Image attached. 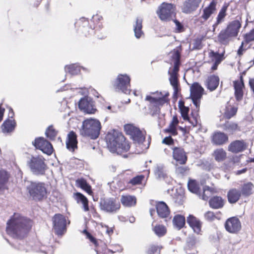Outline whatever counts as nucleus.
Segmentation results:
<instances>
[{"label":"nucleus","instance_id":"f257e3e1","mask_svg":"<svg viewBox=\"0 0 254 254\" xmlns=\"http://www.w3.org/2000/svg\"><path fill=\"white\" fill-rule=\"evenodd\" d=\"M33 224V222L30 219L14 213L6 223V231L8 235L22 239L28 235Z\"/></svg>","mask_w":254,"mask_h":254},{"label":"nucleus","instance_id":"f03ea898","mask_svg":"<svg viewBox=\"0 0 254 254\" xmlns=\"http://www.w3.org/2000/svg\"><path fill=\"white\" fill-rule=\"evenodd\" d=\"M106 139L107 147L111 152L123 155L125 158L127 157L124 153L129 150L130 143L121 132L113 129L108 133Z\"/></svg>","mask_w":254,"mask_h":254},{"label":"nucleus","instance_id":"7ed1b4c3","mask_svg":"<svg viewBox=\"0 0 254 254\" xmlns=\"http://www.w3.org/2000/svg\"><path fill=\"white\" fill-rule=\"evenodd\" d=\"M241 18L229 22L226 26L219 33L217 39L222 45L227 46L237 37L242 27Z\"/></svg>","mask_w":254,"mask_h":254},{"label":"nucleus","instance_id":"20e7f679","mask_svg":"<svg viewBox=\"0 0 254 254\" xmlns=\"http://www.w3.org/2000/svg\"><path fill=\"white\" fill-rule=\"evenodd\" d=\"M152 94H156L157 97L147 95L145 97V100L148 101V110L149 114L154 117L159 115L161 112V107H162L165 104L169 103L170 100L168 98L169 93L163 94L162 92H156L152 93Z\"/></svg>","mask_w":254,"mask_h":254},{"label":"nucleus","instance_id":"39448f33","mask_svg":"<svg viewBox=\"0 0 254 254\" xmlns=\"http://www.w3.org/2000/svg\"><path fill=\"white\" fill-rule=\"evenodd\" d=\"M101 128V126L99 121L88 119L83 122L81 134L95 139L99 136Z\"/></svg>","mask_w":254,"mask_h":254},{"label":"nucleus","instance_id":"423d86ee","mask_svg":"<svg viewBox=\"0 0 254 254\" xmlns=\"http://www.w3.org/2000/svg\"><path fill=\"white\" fill-rule=\"evenodd\" d=\"M156 13L162 21L168 22L176 17V7L174 4L163 2L158 6Z\"/></svg>","mask_w":254,"mask_h":254},{"label":"nucleus","instance_id":"0eeeda50","mask_svg":"<svg viewBox=\"0 0 254 254\" xmlns=\"http://www.w3.org/2000/svg\"><path fill=\"white\" fill-rule=\"evenodd\" d=\"M178 107L183 119L185 121H189L193 127H196L200 121L199 115V108L192 109L190 114V117L189 116L190 108L185 106V102L180 100L178 103Z\"/></svg>","mask_w":254,"mask_h":254},{"label":"nucleus","instance_id":"6e6552de","mask_svg":"<svg viewBox=\"0 0 254 254\" xmlns=\"http://www.w3.org/2000/svg\"><path fill=\"white\" fill-rule=\"evenodd\" d=\"M27 190L34 200L41 201L46 197L47 189L44 183L32 182L28 186Z\"/></svg>","mask_w":254,"mask_h":254},{"label":"nucleus","instance_id":"1a4fd4ad","mask_svg":"<svg viewBox=\"0 0 254 254\" xmlns=\"http://www.w3.org/2000/svg\"><path fill=\"white\" fill-rule=\"evenodd\" d=\"M45 158L42 156H32L28 162L31 172L36 175H44L47 169Z\"/></svg>","mask_w":254,"mask_h":254},{"label":"nucleus","instance_id":"9d476101","mask_svg":"<svg viewBox=\"0 0 254 254\" xmlns=\"http://www.w3.org/2000/svg\"><path fill=\"white\" fill-rule=\"evenodd\" d=\"M99 206L101 210L109 213L117 212L121 207L119 200L114 197L101 198Z\"/></svg>","mask_w":254,"mask_h":254},{"label":"nucleus","instance_id":"9b49d317","mask_svg":"<svg viewBox=\"0 0 254 254\" xmlns=\"http://www.w3.org/2000/svg\"><path fill=\"white\" fill-rule=\"evenodd\" d=\"M130 78L127 74H120L118 75L114 85L117 91H121L126 94L130 93Z\"/></svg>","mask_w":254,"mask_h":254},{"label":"nucleus","instance_id":"f8f14e48","mask_svg":"<svg viewBox=\"0 0 254 254\" xmlns=\"http://www.w3.org/2000/svg\"><path fill=\"white\" fill-rule=\"evenodd\" d=\"M32 144L36 149L41 150L47 155H51L54 150L52 144L43 137H37L32 142Z\"/></svg>","mask_w":254,"mask_h":254},{"label":"nucleus","instance_id":"ddd939ff","mask_svg":"<svg viewBox=\"0 0 254 254\" xmlns=\"http://www.w3.org/2000/svg\"><path fill=\"white\" fill-rule=\"evenodd\" d=\"M204 89L198 83H194L191 87L190 98L193 104L197 108H200V100L202 97Z\"/></svg>","mask_w":254,"mask_h":254},{"label":"nucleus","instance_id":"4468645a","mask_svg":"<svg viewBox=\"0 0 254 254\" xmlns=\"http://www.w3.org/2000/svg\"><path fill=\"white\" fill-rule=\"evenodd\" d=\"M124 130L126 134L130 135L134 141L141 142L145 139V136L140 129L132 124L125 125Z\"/></svg>","mask_w":254,"mask_h":254},{"label":"nucleus","instance_id":"2eb2a0df","mask_svg":"<svg viewBox=\"0 0 254 254\" xmlns=\"http://www.w3.org/2000/svg\"><path fill=\"white\" fill-rule=\"evenodd\" d=\"M53 227L58 235L63 234L66 230V221L64 216L58 213L53 217Z\"/></svg>","mask_w":254,"mask_h":254},{"label":"nucleus","instance_id":"dca6fc26","mask_svg":"<svg viewBox=\"0 0 254 254\" xmlns=\"http://www.w3.org/2000/svg\"><path fill=\"white\" fill-rule=\"evenodd\" d=\"M78 107L81 111L87 114H93L97 111L94 101L88 97L82 98L79 100Z\"/></svg>","mask_w":254,"mask_h":254},{"label":"nucleus","instance_id":"f3484780","mask_svg":"<svg viewBox=\"0 0 254 254\" xmlns=\"http://www.w3.org/2000/svg\"><path fill=\"white\" fill-rule=\"evenodd\" d=\"M224 226L226 230L232 234H237L242 228L241 221L237 217H232L227 219Z\"/></svg>","mask_w":254,"mask_h":254},{"label":"nucleus","instance_id":"a211bd4d","mask_svg":"<svg viewBox=\"0 0 254 254\" xmlns=\"http://www.w3.org/2000/svg\"><path fill=\"white\" fill-rule=\"evenodd\" d=\"M248 147V143L244 140H235L228 146V150L233 153H239L245 151Z\"/></svg>","mask_w":254,"mask_h":254},{"label":"nucleus","instance_id":"6ab92c4d","mask_svg":"<svg viewBox=\"0 0 254 254\" xmlns=\"http://www.w3.org/2000/svg\"><path fill=\"white\" fill-rule=\"evenodd\" d=\"M173 158L181 165L185 164L188 156L184 149L181 147H175L173 149Z\"/></svg>","mask_w":254,"mask_h":254},{"label":"nucleus","instance_id":"aec40b11","mask_svg":"<svg viewBox=\"0 0 254 254\" xmlns=\"http://www.w3.org/2000/svg\"><path fill=\"white\" fill-rule=\"evenodd\" d=\"M171 69V68H170ZM180 68H173L171 70H169L168 73L170 74L169 81L174 90V94H177L179 90V83L178 80L179 71Z\"/></svg>","mask_w":254,"mask_h":254},{"label":"nucleus","instance_id":"412c9836","mask_svg":"<svg viewBox=\"0 0 254 254\" xmlns=\"http://www.w3.org/2000/svg\"><path fill=\"white\" fill-rule=\"evenodd\" d=\"M228 140L227 134L221 131L215 132L211 138L212 143L216 145H223L226 144Z\"/></svg>","mask_w":254,"mask_h":254},{"label":"nucleus","instance_id":"4be33fe9","mask_svg":"<svg viewBox=\"0 0 254 254\" xmlns=\"http://www.w3.org/2000/svg\"><path fill=\"white\" fill-rule=\"evenodd\" d=\"M157 213L159 217L165 218L168 217L170 214L169 207L163 201L157 202L156 204Z\"/></svg>","mask_w":254,"mask_h":254},{"label":"nucleus","instance_id":"5701e85b","mask_svg":"<svg viewBox=\"0 0 254 254\" xmlns=\"http://www.w3.org/2000/svg\"><path fill=\"white\" fill-rule=\"evenodd\" d=\"M182 50V46L180 45L171 52V53L172 54L171 60L174 62L173 68H180L181 65V56Z\"/></svg>","mask_w":254,"mask_h":254},{"label":"nucleus","instance_id":"b1692460","mask_svg":"<svg viewBox=\"0 0 254 254\" xmlns=\"http://www.w3.org/2000/svg\"><path fill=\"white\" fill-rule=\"evenodd\" d=\"M216 0H212L209 5L203 9L200 18L203 19L204 21H206L216 11Z\"/></svg>","mask_w":254,"mask_h":254},{"label":"nucleus","instance_id":"393cba45","mask_svg":"<svg viewBox=\"0 0 254 254\" xmlns=\"http://www.w3.org/2000/svg\"><path fill=\"white\" fill-rule=\"evenodd\" d=\"M179 124V121L177 116H174L169 125L168 127L164 129V132L166 133H169L173 136H176L178 134L177 127Z\"/></svg>","mask_w":254,"mask_h":254},{"label":"nucleus","instance_id":"a878e982","mask_svg":"<svg viewBox=\"0 0 254 254\" xmlns=\"http://www.w3.org/2000/svg\"><path fill=\"white\" fill-rule=\"evenodd\" d=\"M241 196L239 189L235 188L229 189L227 194L228 201L231 204H234L237 202L240 199Z\"/></svg>","mask_w":254,"mask_h":254},{"label":"nucleus","instance_id":"bb28decb","mask_svg":"<svg viewBox=\"0 0 254 254\" xmlns=\"http://www.w3.org/2000/svg\"><path fill=\"white\" fill-rule=\"evenodd\" d=\"M187 221L189 226L192 228L195 233H200L201 230L202 224L198 219L194 216L190 215L188 217Z\"/></svg>","mask_w":254,"mask_h":254},{"label":"nucleus","instance_id":"cd10ccee","mask_svg":"<svg viewBox=\"0 0 254 254\" xmlns=\"http://www.w3.org/2000/svg\"><path fill=\"white\" fill-rule=\"evenodd\" d=\"M219 84V78L218 76L211 75L208 76L205 81V85L210 91L215 90Z\"/></svg>","mask_w":254,"mask_h":254},{"label":"nucleus","instance_id":"c85d7f7f","mask_svg":"<svg viewBox=\"0 0 254 254\" xmlns=\"http://www.w3.org/2000/svg\"><path fill=\"white\" fill-rule=\"evenodd\" d=\"M254 185L251 182L244 183L241 185L239 190L242 196L247 197L254 193Z\"/></svg>","mask_w":254,"mask_h":254},{"label":"nucleus","instance_id":"c756f323","mask_svg":"<svg viewBox=\"0 0 254 254\" xmlns=\"http://www.w3.org/2000/svg\"><path fill=\"white\" fill-rule=\"evenodd\" d=\"M77 135L75 132L71 131L68 134L67 139L66 141L67 148L71 151H74L77 148Z\"/></svg>","mask_w":254,"mask_h":254},{"label":"nucleus","instance_id":"7c9ffc66","mask_svg":"<svg viewBox=\"0 0 254 254\" xmlns=\"http://www.w3.org/2000/svg\"><path fill=\"white\" fill-rule=\"evenodd\" d=\"M199 6L191 0H186L181 7L182 11L186 14H189L195 11Z\"/></svg>","mask_w":254,"mask_h":254},{"label":"nucleus","instance_id":"2f4dec72","mask_svg":"<svg viewBox=\"0 0 254 254\" xmlns=\"http://www.w3.org/2000/svg\"><path fill=\"white\" fill-rule=\"evenodd\" d=\"M210 207L217 209L222 208L225 204L224 199L220 196H214L211 197L208 201Z\"/></svg>","mask_w":254,"mask_h":254},{"label":"nucleus","instance_id":"473e14b6","mask_svg":"<svg viewBox=\"0 0 254 254\" xmlns=\"http://www.w3.org/2000/svg\"><path fill=\"white\" fill-rule=\"evenodd\" d=\"M10 174L4 169L0 170V190H8L7 184L8 182Z\"/></svg>","mask_w":254,"mask_h":254},{"label":"nucleus","instance_id":"72a5a7b5","mask_svg":"<svg viewBox=\"0 0 254 254\" xmlns=\"http://www.w3.org/2000/svg\"><path fill=\"white\" fill-rule=\"evenodd\" d=\"M229 5V3L227 2H225L222 5L217 16L216 21L213 25V27L215 28V27H217L219 24L224 21V19L227 14V11Z\"/></svg>","mask_w":254,"mask_h":254},{"label":"nucleus","instance_id":"f704fd0d","mask_svg":"<svg viewBox=\"0 0 254 254\" xmlns=\"http://www.w3.org/2000/svg\"><path fill=\"white\" fill-rule=\"evenodd\" d=\"M16 125L14 119H7L4 121L1 126V130L4 133H8L12 131Z\"/></svg>","mask_w":254,"mask_h":254},{"label":"nucleus","instance_id":"c9c22d12","mask_svg":"<svg viewBox=\"0 0 254 254\" xmlns=\"http://www.w3.org/2000/svg\"><path fill=\"white\" fill-rule=\"evenodd\" d=\"M223 129L229 133L233 134L236 131H240V127L238 124L231 121H226L223 125Z\"/></svg>","mask_w":254,"mask_h":254},{"label":"nucleus","instance_id":"e433bc0d","mask_svg":"<svg viewBox=\"0 0 254 254\" xmlns=\"http://www.w3.org/2000/svg\"><path fill=\"white\" fill-rule=\"evenodd\" d=\"M74 199L76 202L81 203L83 205V208L84 211L87 212L89 210V207L88 205V200L87 197L80 192H76L74 193Z\"/></svg>","mask_w":254,"mask_h":254},{"label":"nucleus","instance_id":"4c0bfd02","mask_svg":"<svg viewBox=\"0 0 254 254\" xmlns=\"http://www.w3.org/2000/svg\"><path fill=\"white\" fill-rule=\"evenodd\" d=\"M103 20V17L96 14L94 15L89 23L90 27L92 30L99 29L102 27V21Z\"/></svg>","mask_w":254,"mask_h":254},{"label":"nucleus","instance_id":"58836bf2","mask_svg":"<svg viewBox=\"0 0 254 254\" xmlns=\"http://www.w3.org/2000/svg\"><path fill=\"white\" fill-rule=\"evenodd\" d=\"M235 89V97L237 101H241L244 95L243 89L245 88L244 83L237 82L233 84Z\"/></svg>","mask_w":254,"mask_h":254},{"label":"nucleus","instance_id":"ea45409f","mask_svg":"<svg viewBox=\"0 0 254 254\" xmlns=\"http://www.w3.org/2000/svg\"><path fill=\"white\" fill-rule=\"evenodd\" d=\"M75 183L77 187L85 191L88 194L90 195L93 194L91 186L84 178H81L78 179L76 180Z\"/></svg>","mask_w":254,"mask_h":254},{"label":"nucleus","instance_id":"a19ab883","mask_svg":"<svg viewBox=\"0 0 254 254\" xmlns=\"http://www.w3.org/2000/svg\"><path fill=\"white\" fill-rule=\"evenodd\" d=\"M121 202L125 206L131 207L136 204V199L134 196L130 195H123L121 197Z\"/></svg>","mask_w":254,"mask_h":254},{"label":"nucleus","instance_id":"79ce46f5","mask_svg":"<svg viewBox=\"0 0 254 254\" xmlns=\"http://www.w3.org/2000/svg\"><path fill=\"white\" fill-rule=\"evenodd\" d=\"M238 108L231 105L226 106L223 117L225 119L229 120L235 116L237 112Z\"/></svg>","mask_w":254,"mask_h":254},{"label":"nucleus","instance_id":"37998d69","mask_svg":"<svg viewBox=\"0 0 254 254\" xmlns=\"http://www.w3.org/2000/svg\"><path fill=\"white\" fill-rule=\"evenodd\" d=\"M173 223L175 227L178 230H180L185 225V217L180 214L175 215L173 219Z\"/></svg>","mask_w":254,"mask_h":254},{"label":"nucleus","instance_id":"c03bdc74","mask_svg":"<svg viewBox=\"0 0 254 254\" xmlns=\"http://www.w3.org/2000/svg\"><path fill=\"white\" fill-rule=\"evenodd\" d=\"M142 19L140 18H137L135 23L133 26V31L136 38H140L143 34L142 30Z\"/></svg>","mask_w":254,"mask_h":254},{"label":"nucleus","instance_id":"a18cd8bd","mask_svg":"<svg viewBox=\"0 0 254 254\" xmlns=\"http://www.w3.org/2000/svg\"><path fill=\"white\" fill-rule=\"evenodd\" d=\"M212 156L217 162H221L227 158V153L223 148L215 149L212 153Z\"/></svg>","mask_w":254,"mask_h":254},{"label":"nucleus","instance_id":"49530a36","mask_svg":"<svg viewBox=\"0 0 254 254\" xmlns=\"http://www.w3.org/2000/svg\"><path fill=\"white\" fill-rule=\"evenodd\" d=\"M144 178L145 176L143 175H139L133 177L127 183V187L131 188L135 186L141 185Z\"/></svg>","mask_w":254,"mask_h":254},{"label":"nucleus","instance_id":"de8ad7c7","mask_svg":"<svg viewBox=\"0 0 254 254\" xmlns=\"http://www.w3.org/2000/svg\"><path fill=\"white\" fill-rule=\"evenodd\" d=\"M187 254H197V251L195 247V241L194 240H190L187 243L185 248Z\"/></svg>","mask_w":254,"mask_h":254},{"label":"nucleus","instance_id":"09e8293b","mask_svg":"<svg viewBox=\"0 0 254 254\" xmlns=\"http://www.w3.org/2000/svg\"><path fill=\"white\" fill-rule=\"evenodd\" d=\"M162 248L163 247L161 245L152 244L148 247L146 253L147 254H160Z\"/></svg>","mask_w":254,"mask_h":254},{"label":"nucleus","instance_id":"8fccbe9b","mask_svg":"<svg viewBox=\"0 0 254 254\" xmlns=\"http://www.w3.org/2000/svg\"><path fill=\"white\" fill-rule=\"evenodd\" d=\"M225 52L221 54H219L218 52H214V51H211L209 54V56L211 58H214L215 60V63L220 64L222 61H223L225 57H224Z\"/></svg>","mask_w":254,"mask_h":254},{"label":"nucleus","instance_id":"3c124183","mask_svg":"<svg viewBox=\"0 0 254 254\" xmlns=\"http://www.w3.org/2000/svg\"><path fill=\"white\" fill-rule=\"evenodd\" d=\"M66 72H68L71 75H77L80 72V69L79 66L75 64L67 65L65 66Z\"/></svg>","mask_w":254,"mask_h":254},{"label":"nucleus","instance_id":"603ef678","mask_svg":"<svg viewBox=\"0 0 254 254\" xmlns=\"http://www.w3.org/2000/svg\"><path fill=\"white\" fill-rule=\"evenodd\" d=\"M221 212H217L215 214L213 212L211 211H208L204 214V218L208 221H213L215 219H220V217H219L218 215H221Z\"/></svg>","mask_w":254,"mask_h":254},{"label":"nucleus","instance_id":"864d4df0","mask_svg":"<svg viewBox=\"0 0 254 254\" xmlns=\"http://www.w3.org/2000/svg\"><path fill=\"white\" fill-rule=\"evenodd\" d=\"M153 231L158 237H162L167 233L166 228L163 225L158 224L153 228Z\"/></svg>","mask_w":254,"mask_h":254},{"label":"nucleus","instance_id":"5fc2aeb1","mask_svg":"<svg viewBox=\"0 0 254 254\" xmlns=\"http://www.w3.org/2000/svg\"><path fill=\"white\" fill-rule=\"evenodd\" d=\"M57 133L58 131L54 128L53 125L50 126L46 131V136L51 140H55Z\"/></svg>","mask_w":254,"mask_h":254},{"label":"nucleus","instance_id":"6e6d98bb","mask_svg":"<svg viewBox=\"0 0 254 254\" xmlns=\"http://www.w3.org/2000/svg\"><path fill=\"white\" fill-rule=\"evenodd\" d=\"M188 187L189 190L193 193H197L199 190V185L195 180H190Z\"/></svg>","mask_w":254,"mask_h":254},{"label":"nucleus","instance_id":"4d7b16f0","mask_svg":"<svg viewBox=\"0 0 254 254\" xmlns=\"http://www.w3.org/2000/svg\"><path fill=\"white\" fill-rule=\"evenodd\" d=\"M243 38V40L248 44L252 41H254V28L244 34Z\"/></svg>","mask_w":254,"mask_h":254},{"label":"nucleus","instance_id":"13d9d810","mask_svg":"<svg viewBox=\"0 0 254 254\" xmlns=\"http://www.w3.org/2000/svg\"><path fill=\"white\" fill-rule=\"evenodd\" d=\"M248 44L246 43L244 40L242 41L241 44L237 52V54L239 57H241L246 50L250 48L249 47H246Z\"/></svg>","mask_w":254,"mask_h":254},{"label":"nucleus","instance_id":"bf43d9fd","mask_svg":"<svg viewBox=\"0 0 254 254\" xmlns=\"http://www.w3.org/2000/svg\"><path fill=\"white\" fill-rule=\"evenodd\" d=\"M173 21L176 25V27L175 29V33H182L185 31V28L183 25L178 20L173 19Z\"/></svg>","mask_w":254,"mask_h":254},{"label":"nucleus","instance_id":"052dcab7","mask_svg":"<svg viewBox=\"0 0 254 254\" xmlns=\"http://www.w3.org/2000/svg\"><path fill=\"white\" fill-rule=\"evenodd\" d=\"M190 170L188 166H176V172L177 174L184 176L187 174Z\"/></svg>","mask_w":254,"mask_h":254},{"label":"nucleus","instance_id":"680f3d73","mask_svg":"<svg viewBox=\"0 0 254 254\" xmlns=\"http://www.w3.org/2000/svg\"><path fill=\"white\" fill-rule=\"evenodd\" d=\"M162 143L167 145H173L174 144V140L171 136L165 137L162 141Z\"/></svg>","mask_w":254,"mask_h":254},{"label":"nucleus","instance_id":"e2e57ef3","mask_svg":"<svg viewBox=\"0 0 254 254\" xmlns=\"http://www.w3.org/2000/svg\"><path fill=\"white\" fill-rule=\"evenodd\" d=\"M202 45V40L201 38H197L194 40L193 43V47L195 49L199 50L201 49Z\"/></svg>","mask_w":254,"mask_h":254},{"label":"nucleus","instance_id":"0e129e2a","mask_svg":"<svg viewBox=\"0 0 254 254\" xmlns=\"http://www.w3.org/2000/svg\"><path fill=\"white\" fill-rule=\"evenodd\" d=\"M206 191H212V189L210 188V187H208V186H206L203 189V194L202 195V198L203 200H207L208 198V196H207L206 194H205V192Z\"/></svg>","mask_w":254,"mask_h":254},{"label":"nucleus","instance_id":"69168bd1","mask_svg":"<svg viewBox=\"0 0 254 254\" xmlns=\"http://www.w3.org/2000/svg\"><path fill=\"white\" fill-rule=\"evenodd\" d=\"M5 111V109L1 107V105H0V123L3 119V114Z\"/></svg>","mask_w":254,"mask_h":254},{"label":"nucleus","instance_id":"338daca9","mask_svg":"<svg viewBox=\"0 0 254 254\" xmlns=\"http://www.w3.org/2000/svg\"><path fill=\"white\" fill-rule=\"evenodd\" d=\"M106 233L109 236L112 235L114 233V230L112 228L106 226Z\"/></svg>","mask_w":254,"mask_h":254},{"label":"nucleus","instance_id":"774afa93","mask_svg":"<svg viewBox=\"0 0 254 254\" xmlns=\"http://www.w3.org/2000/svg\"><path fill=\"white\" fill-rule=\"evenodd\" d=\"M89 239L95 246L98 245V242H97V240L92 235V236H90V237L89 238Z\"/></svg>","mask_w":254,"mask_h":254}]
</instances>
